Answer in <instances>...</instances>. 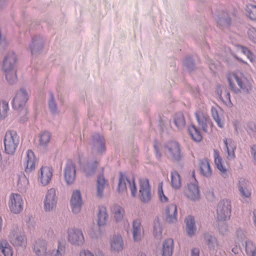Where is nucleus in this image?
Masks as SVG:
<instances>
[{"label":"nucleus","mask_w":256,"mask_h":256,"mask_svg":"<svg viewBox=\"0 0 256 256\" xmlns=\"http://www.w3.org/2000/svg\"><path fill=\"white\" fill-rule=\"evenodd\" d=\"M20 137L14 130H8L6 132L4 138V150L6 154H13L15 153L19 144Z\"/></svg>","instance_id":"20e7f679"},{"label":"nucleus","mask_w":256,"mask_h":256,"mask_svg":"<svg viewBox=\"0 0 256 256\" xmlns=\"http://www.w3.org/2000/svg\"><path fill=\"white\" fill-rule=\"evenodd\" d=\"M232 204L228 199L220 200L216 206V218L219 222H224L228 220L231 216Z\"/></svg>","instance_id":"39448f33"},{"label":"nucleus","mask_w":256,"mask_h":256,"mask_svg":"<svg viewBox=\"0 0 256 256\" xmlns=\"http://www.w3.org/2000/svg\"><path fill=\"white\" fill-rule=\"evenodd\" d=\"M10 111L8 102L4 100H0V121L5 119Z\"/></svg>","instance_id":"c9c22d12"},{"label":"nucleus","mask_w":256,"mask_h":256,"mask_svg":"<svg viewBox=\"0 0 256 256\" xmlns=\"http://www.w3.org/2000/svg\"><path fill=\"white\" fill-rule=\"evenodd\" d=\"M174 243L172 238H167L162 244V256H172L174 251Z\"/></svg>","instance_id":"7c9ffc66"},{"label":"nucleus","mask_w":256,"mask_h":256,"mask_svg":"<svg viewBox=\"0 0 256 256\" xmlns=\"http://www.w3.org/2000/svg\"><path fill=\"white\" fill-rule=\"evenodd\" d=\"M34 219L32 216L30 214L26 215L24 217L23 222L26 224L35 222Z\"/></svg>","instance_id":"4d7b16f0"},{"label":"nucleus","mask_w":256,"mask_h":256,"mask_svg":"<svg viewBox=\"0 0 256 256\" xmlns=\"http://www.w3.org/2000/svg\"><path fill=\"white\" fill-rule=\"evenodd\" d=\"M171 182L172 186L175 189H178L181 187L182 182L180 174L176 171L171 172Z\"/></svg>","instance_id":"c03bdc74"},{"label":"nucleus","mask_w":256,"mask_h":256,"mask_svg":"<svg viewBox=\"0 0 256 256\" xmlns=\"http://www.w3.org/2000/svg\"><path fill=\"white\" fill-rule=\"evenodd\" d=\"M139 194L140 200L144 202H149L152 198V192L149 180L146 178L139 180Z\"/></svg>","instance_id":"ddd939ff"},{"label":"nucleus","mask_w":256,"mask_h":256,"mask_svg":"<svg viewBox=\"0 0 256 256\" xmlns=\"http://www.w3.org/2000/svg\"><path fill=\"white\" fill-rule=\"evenodd\" d=\"M111 210L116 222H120L124 212V208L118 205L115 204L112 207Z\"/></svg>","instance_id":"473e14b6"},{"label":"nucleus","mask_w":256,"mask_h":256,"mask_svg":"<svg viewBox=\"0 0 256 256\" xmlns=\"http://www.w3.org/2000/svg\"><path fill=\"white\" fill-rule=\"evenodd\" d=\"M132 234L134 241H140L144 234V230L142 225H132Z\"/></svg>","instance_id":"58836bf2"},{"label":"nucleus","mask_w":256,"mask_h":256,"mask_svg":"<svg viewBox=\"0 0 256 256\" xmlns=\"http://www.w3.org/2000/svg\"><path fill=\"white\" fill-rule=\"evenodd\" d=\"M239 52H241L246 55L250 61L254 66L256 67V60H255V56L248 48L242 46L236 45L235 46L234 49L232 51V54L238 62H242L246 65H248L246 62L243 60L241 58L238 57V54Z\"/></svg>","instance_id":"4468645a"},{"label":"nucleus","mask_w":256,"mask_h":256,"mask_svg":"<svg viewBox=\"0 0 256 256\" xmlns=\"http://www.w3.org/2000/svg\"><path fill=\"white\" fill-rule=\"evenodd\" d=\"M215 122H216L218 126L220 128H223L224 126V120L221 118L220 116L214 119Z\"/></svg>","instance_id":"e2e57ef3"},{"label":"nucleus","mask_w":256,"mask_h":256,"mask_svg":"<svg viewBox=\"0 0 256 256\" xmlns=\"http://www.w3.org/2000/svg\"><path fill=\"white\" fill-rule=\"evenodd\" d=\"M110 248L114 252L119 253L124 248V242L122 236L119 234L112 235L110 240Z\"/></svg>","instance_id":"aec40b11"},{"label":"nucleus","mask_w":256,"mask_h":256,"mask_svg":"<svg viewBox=\"0 0 256 256\" xmlns=\"http://www.w3.org/2000/svg\"><path fill=\"white\" fill-rule=\"evenodd\" d=\"M166 221L169 223H174L176 222L177 207L176 204H171L166 208Z\"/></svg>","instance_id":"c756f323"},{"label":"nucleus","mask_w":256,"mask_h":256,"mask_svg":"<svg viewBox=\"0 0 256 256\" xmlns=\"http://www.w3.org/2000/svg\"><path fill=\"white\" fill-rule=\"evenodd\" d=\"M5 73L6 78L10 84H13L17 81L16 70H3Z\"/></svg>","instance_id":"37998d69"},{"label":"nucleus","mask_w":256,"mask_h":256,"mask_svg":"<svg viewBox=\"0 0 256 256\" xmlns=\"http://www.w3.org/2000/svg\"><path fill=\"white\" fill-rule=\"evenodd\" d=\"M52 176L53 170L52 167L42 166L38 172V180L42 186H46L50 183Z\"/></svg>","instance_id":"f3484780"},{"label":"nucleus","mask_w":256,"mask_h":256,"mask_svg":"<svg viewBox=\"0 0 256 256\" xmlns=\"http://www.w3.org/2000/svg\"><path fill=\"white\" fill-rule=\"evenodd\" d=\"M188 132L194 140L199 142L202 140V135L200 130L194 125L192 124L188 126Z\"/></svg>","instance_id":"e433bc0d"},{"label":"nucleus","mask_w":256,"mask_h":256,"mask_svg":"<svg viewBox=\"0 0 256 256\" xmlns=\"http://www.w3.org/2000/svg\"><path fill=\"white\" fill-rule=\"evenodd\" d=\"M232 124L234 128V132L236 134H238L242 132V128L240 122L237 120L234 121Z\"/></svg>","instance_id":"6e6d98bb"},{"label":"nucleus","mask_w":256,"mask_h":256,"mask_svg":"<svg viewBox=\"0 0 256 256\" xmlns=\"http://www.w3.org/2000/svg\"><path fill=\"white\" fill-rule=\"evenodd\" d=\"M104 225H92L88 230V233L92 238H97L100 236L103 232Z\"/></svg>","instance_id":"4c0bfd02"},{"label":"nucleus","mask_w":256,"mask_h":256,"mask_svg":"<svg viewBox=\"0 0 256 256\" xmlns=\"http://www.w3.org/2000/svg\"><path fill=\"white\" fill-rule=\"evenodd\" d=\"M92 150L96 154H102L106 150L104 138L99 134H95L92 136Z\"/></svg>","instance_id":"a211bd4d"},{"label":"nucleus","mask_w":256,"mask_h":256,"mask_svg":"<svg viewBox=\"0 0 256 256\" xmlns=\"http://www.w3.org/2000/svg\"><path fill=\"white\" fill-rule=\"evenodd\" d=\"M191 256H200V250L198 248H194L191 250Z\"/></svg>","instance_id":"69168bd1"},{"label":"nucleus","mask_w":256,"mask_h":256,"mask_svg":"<svg viewBox=\"0 0 256 256\" xmlns=\"http://www.w3.org/2000/svg\"><path fill=\"white\" fill-rule=\"evenodd\" d=\"M98 166L97 161L89 162L82 166L81 170L86 176L90 177L96 172Z\"/></svg>","instance_id":"b1692460"},{"label":"nucleus","mask_w":256,"mask_h":256,"mask_svg":"<svg viewBox=\"0 0 256 256\" xmlns=\"http://www.w3.org/2000/svg\"><path fill=\"white\" fill-rule=\"evenodd\" d=\"M247 34L248 39L256 44V28L252 27L248 29Z\"/></svg>","instance_id":"8fccbe9b"},{"label":"nucleus","mask_w":256,"mask_h":256,"mask_svg":"<svg viewBox=\"0 0 256 256\" xmlns=\"http://www.w3.org/2000/svg\"><path fill=\"white\" fill-rule=\"evenodd\" d=\"M246 15L250 19L256 20V6L248 4L246 6Z\"/></svg>","instance_id":"de8ad7c7"},{"label":"nucleus","mask_w":256,"mask_h":256,"mask_svg":"<svg viewBox=\"0 0 256 256\" xmlns=\"http://www.w3.org/2000/svg\"><path fill=\"white\" fill-rule=\"evenodd\" d=\"M128 187L131 195L132 197H136L137 194V188L134 179H129L125 175L120 174L118 186V192L120 193L126 192L127 188Z\"/></svg>","instance_id":"0eeeda50"},{"label":"nucleus","mask_w":256,"mask_h":256,"mask_svg":"<svg viewBox=\"0 0 256 256\" xmlns=\"http://www.w3.org/2000/svg\"><path fill=\"white\" fill-rule=\"evenodd\" d=\"M44 40L39 36H36L33 38L30 48L32 54H35L40 52L44 47Z\"/></svg>","instance_id":"c85d7f7f"},{"label":"nucleus","mask_w":256,"mask_h":256,"mask_svg":"<svg viewBox=\"0 0 256 256\" xmlns=\"http://www.w3.org/2000/svg\"><path fill=\"white\" fill-rule=\"evenodd\" d=\"M230 22V18L226 12H224L222 16L218 20V23L224 26H228Z\"/></svg>","instance_id":"3c124183"},{"label":"nucleus","mask_w":256,"mask_h":256,"mask_svg":"<svg viewBox=\"0 0 256 256\" xmlns=\"http://www.w3.org/2000/svg\"><path fill=\"white\" fill-rule=\"evenodd\" d=\"M34 250L38 256H64L66 251V242L64 240L58 241L56 249L47 252V242L39 239L36 241Z\"/></svg>","instance_id":"7ed1b4c3"},{"label":"nucleus","mask_w":256,"mask_h":256,"mask_svg":"<svg viewBox=\"0 0 256 256\" xmlns=\"http://www.w3.org/2000/svg\"><path fill=\"white\" fill-rule=\"evenodd\" d=\"M217 94L220 99L226 106L231 107L232 104L230 100V93L228 90L224 87L218 86L216 88Z\"/></svg>","instance_id":"a878e982"},{"label":"nucleus","mask_w":256,"mask_h":256,"mask_svg":"<svg viewBox=\"0 0 256 256\" xmlns=\"http://www.w3.org/2000/svg\"><path fill=\"white\" fill-rule=\"evenodd\" d=\"M82 204V197L80 190H74L70 199V206L74 213H78Z\"/></svg>","instance_id":"5701e85b"},{"label":"nucleus","mask_w":256,"mask_h":256,"mask_svg":"<svg viewBox=\"0 0 256 256\" xmlns=\"http://www.w3.org/2000/svg\"><path fill=\"white\" fill-rule=\"evenodd\" d=\"M185 196L192 201H198L200 198V192L198 182L195 178H192L184 192Z\"/></svg>","instance_id":"9b49d317"},{"label":"nucleus","mask_w":256,"mask_h":256,"mask_svg":"<svg viewBox=\"0 0 256 256\" xmlns=\"http://www.w3.org/2000/svg\"><path fill=\"white\" fill-rule=\"evenodd\" d=\"M230 90L236 94H250L252 90V80L243 72L236 71L229 72L226 76Z\"/></svg>","instance_id":"f257e3e1"},{"label":"nucleus","mask_w":256,"mask_h":256,"mask_svg":"<svg viewBox=\"0 0 256 256\" xmlns=\"http://www.w3.org/2000/svg\"><path fill=\"white\" fill-rule=\"evenodd\" d=\"M196 120L200 128L204 132H208L212 130L213 123L208 115L201 110L195 112Z\"/></svg>","instance_id":"f8f14e48"},{"label":"nucleus","mask_w":256,"mask_h":256,"mask_svg":"<svg viewBox=\"0 0 256 256\" xmlns=\"http://www.w3.org/2000/svg\"><path fill=\"white\" fill-rule=\"evenodd\" d=\"M218 229L220 234H226L228 231V225H218Z\"/></svg>","instance_id":"13d9d810"},{"label":"nucleus","mask_w":256,"mask_h":256,"mask_svg":"<svg viewBox=\"0 0 256 256\" xmlns=\"http://www.w3.org/2000/svg\"><path fill=\"white\" fill-rule=\"evenodd\" d=\"M76 168L74 163L68 160L64 168V177L67 184H72L76 179Z\"/></svg>","instance_id":"412c9836"},{"label":"nucleus","mask_w":256,"mask_h":256,"mask_svg":"<svg viewBox=\"0 0 256 256\" xmlns=\"http://www.w3.org/2000/svg\"><path fill=\"white\" fill-rule=\"evenodd\" d=\"M250 152L254 158V162L256 164V144L252 145L251 146Z\"/></svg>","instance_id":"680f3d73"},{"label":"nucleus","mask_w":256,"mask_h":256,"mask_svg":"<svg viewBox=\"0 0 256 256\" xmlns=\"http://www.w3.org/2000/svg\"><path fill=\"white\" fill-rule=\"evenodd\" d=\"M186 224H194V218L192 215L188 216L184 219Z\"/></svg>","instance_id":"bf43d9fd"},{"label":"nucleus","mask_w":256,"mask_h":256,"mask_svg":"<svg viewBox=\"0 0 256 256\" xmlns=\"http://www.w3.org/2000/svg\"><path fill=\"white\" fill-rule=\"evenodd\" d=\"M245 180H242L238 182V189L241 195L244 198H249L251 196V190L245 185Z\"/></svg>","instance_id":"ea45409f"},{"label":"nucleus","mask_w":256,"mask_h":256,"mask_svg":"<svg viewBox=\"0 0 256 256\" xmlns=\"http://www.w3.org/2000/svg\"><path fill=\"white\" fill-rule=\"evenodd\" d=\"M186 232L187 234L190 236H193L196 234L197 228L196 225H186Z\"/></svg>","instance_id":"603ef678"},{"label":"nucleus","mask_w":256,"mask_h":256,"mask_svg":"<svg viewBox=\"0 0 256 256\" xmlns=\"http://www.w3.org/2000/svg\"><path fill=\"white\" fill-rule=\"evenodd\" d=\"M67 240L71 244L82 246L85 242L84 234L80 229L72 228L67 231Z\"/></svg>","instance_id":"1a4fd4ad"},{"label":"nucleus","mask_w":256,"mask_h":256,"mask_svg":"<svg viewBox=\"0 0 256 256\" xmlns=\"http://www.w3.org/2000/svg\"><path fill=\"white\" fill-rule=\"evenodd\" d=\"M223 142L224 144L223 149L227 154V158L229 160H234L236 158L235 151L236 148L235 142L232 138H224Z\"/></svg>","instance_id":"4be33fe9"},{"label":"nucleus","mask_w":256,"mask_h":256,"mask_svg":"<svg viewBox=\"0 0 256 256\" xmlns=\"http://www.w3.org/2000/svg\"><path fill=\"white\" fill-rule=\"evenodd\" d=\"M166 232L164 225H154L153 234L156 238L161 240L163 237V234Z\"/></svg>","instance_id":"49530a36"},{"label":"nucleus","mask_w":256,"mask_h":256,"mask_svg":"<svg viewBox=\"0 0 256 256\" xmlns=\"http://www.w3.org/2000/svg\"><path fill=\"white\" fill-rule=\"evenodd\" d=\"M58 196L57 190L54 188L48 189L44 199V208L46 212H50L57 206Z\"/></svg>","instance_id":"6e6552de"},{"label":"nucleus","mask_w":256,"mask_h":256,"mask_svg":"<svg viewBox=\"0 0 256 256\" xmlns=\"http://www.w3.org/2000/svg\"><path fill=\"white\" fill-rule=\"evenodd\" d=\"M8 238L10 242L15 247L26 248L27 246L26 236L18 226L10 231Z\"/></svg>","instance_id":"423d86ee"},{"label":"nucleus","mask_w":256,"mask_h":256,"mask_svg":"<svg viewBox=\"0 0 256 256\" xmlns=\"http://www.w3.org/2000/svg\"><path fill=\"white\" fill-rule=\"evenodd\" d=\"M214 158L216 168L220 172L222 176L226 178L228 176V170L224 166L222 158L220 156L219 152L217 150L214 149Z\"/></svg>","instance_id":"393cba45"},{"label":"nucleus","mask_w":256,"mask_h":256,"mask_svg":"<svg viewBox=\"0 0 256 256\" xmlns=\"http://www.w3.org/2000/svg\"><path fill=\"white\" fill-rule=\"evenodd\" d=\"M237 234H238V236L240 238H242V234H243V232L242 230H238L237 231Z\"/></svg>","instance_id":"338daca9"},{"label":"nucleus","mask_w":256,"mask_h":256,"mask_svg":"<svg viewBox=\"0 0 256 256\" xmlns=\"http://www.w3.org/2000/svg\"><path fill=\"white\" fill-rule=\"evenodd\" d=\"M108 215L106 208L104 206H98L97 214L98 224H106L108 222Z\"/></svg>","instance_id":"2f4dec72"},{"label":"nucleus","mask_w":256,"mask_h":256,"mask_svg":"<svg viewBox=\"0 0 256 256\" xmlns=\"http://www.w3.org/2000/svg\"><path fill=\"white\" fill-rule=\"evenodd\" d=\"M106 185L107 184L104 176H99L97 180V196L98 197H102L104 189Z\"/></svg>","instance_id":"f704fd0d"},{"label":"nucleus","mask_w":256,"mask_h":256,"mask_svg":"<svg viewBox=\"0 0 256 256\" xmlns=\"http://www.w3.org/2000/svg\"><path fill=\"white\" fill-rule=\"evenodd\" d=\"M211 114L214 119H215L220 116L218 114L217 110L214 107H212L211 108Z\"/></svg>","instance_id":"0e129e2a"},{"label":"nucleus","mask_w":256,"mask_h":256,"mask_svg":"<svg viewBox=\"0 0 256 256\" xmlns=\"http://www.w3.org/2000/svg\"><path fill=\"white\" fill-rule=\"evenodd\" d=\"M168 156L174 161L178 162L182 158L181 149L179 144L176 141H170L164 146Z\"/></svg>","instance_id":"9d476101"},{"label":"nucleus","mask_w":256,"mask_h":256,"mask_svg":"<svg viewBox=\"0 0 256 256\" xmlns=\"http://www.w3.org/2000/svg\"><path fill=\"white\" fill-rule=\"evenodd\" d=\"M256 246H255L252 242L248 240L246 242V251L247 254L252 253V254Z\"/></svg>","instance_id":"5fc2aeb1"},{"label":"nucleus","mask_w":256,"mask_h":256,"mask_svg":"<svg viewBox=\"0 0 256 256\" xmlns=\"http://www.w3.org/2000/svg\"><path fill=\"white\" fill-rule=\"evenodd\" d=\"M29 98V92L22 88L16 92L12 102V108L18 112L20 120L22 122L28 120V110L26 103Z\"/></svg>","instance_id":"f03ea898"},{"label":"nucleus","mask_w":256,"mask_h":256,"mask_svg":"<svg viewBox=\"0 0 256 256\" xmlns=\"http://www.w3.org/2000/svg\"><path fill=\"white\" fill-rule=\"evenodd\" d=\"M18 60V58L16 53L13 51L8 52L4 58L2 70H8L16 69Z\"/></svg>","instance_id":"6ab92c4d"},{"label":"nucleus","mask_w":256,"mask_h":256,"mask_svg":"<svg viewBox=\"0 0 256 256\" xmlns=\"http://www.w3.org/2000/svg\"><path fill=\"white\" fill-rule=\"evenodd\" d=\"M158 194L162 202H168V198L164 194L162 182L158 184Z\"/></svg>","instance_id":"864d4df0"},{"label":"nucleus","mask_w":256,"mask_h":256,"mask_svg":"<svg viewBox=\"0 0 256 256\" xmlns=\"http://www.w3.org/2000/svg\"><path fill=\"white\" fill-rule=\"evenodd\" d=\"M50 98L48 101V108L50 112L54 114H58V105L56 101L54 94L52 92L49 93Z\"/></svg>","instance_id":"a19ab883"},{"label":"nucleus","mask_w":256,"mask_h":256,"mask_svg":"<svg viewBox=\"0 0 256 256\" xmlns=\"http://www.w3.org/2000/svg\"><path fill=\"white\" fill-rule=\"evenodd\" d=\"M175 126L179 130L184 128L186 124L185 118L182 112L176 113L174 117Z\"/></svg>","instance_id":"72a5a7b5"},{"label":"nucleus","mask_w":256,"mask_h":256,"mask_svg":"<svg viewBox=\"0 0 256 256\" xmlns=\"http://www.w3.org/2000/svg\"><path fill=\"white\" fill-rule=\"evenodd\" d=\"M154 148L156 158L158 160H160L162 158V154L160 152L158 144H154Z\"/></svg>","instance_id":"052dcab7"},{"label":"nucleus","mask_w":256,"mask_h":256,"mask_svg":"<svg viewBox=\"0 0 256 256\" xmlns=\"http://www.w3.org/2000/svg\"><path fill=\"white\" fill-rule=\"evenodd\" d=\"M29 184L28 180L26 176H20L18 181V186L22 190H26Z\"/></svg>","instance_id":"09e8293b"},{"label":"nucleus","mask_w":256,"mask_h":256,"mask_svg":"<svg viewBox=\"0 0 256 256\" xmlns=\"http://www.w3.org/2000/svg\"><path fill=\"white\" fill-rule=\"evenodd\" d=\"M37 160L30 150L26 151L22 158V164L26 172H30L36 168Z\"/></svg>","instance_id":"dca6fc26"},{"label":"nucleus","mask_w":256,"mask_h":256,"mask_svg":"<svg viewBox=\"0 0 256 256\" xmlns=\"http://www.w3.org/2000/svg\"><path fill=\"white\" fill-rule=\"evenodd\" d=\"M0 249L4 256H12V248L6 240L0 242Z\"/></svg>","instance_id":"79ce46f5"},{"label":"nucleus","mask_w":256,"mask_h":256,"mask_svg":"<svg viewBox=\"0 0 256 256\" xmlns=\"http://www.w3.org/2000/svg\"><path fill=\"white\" fill-rule=\"evenodd\" d=\"M50 138L51 135L50 132L48 131L41 132L39 134L40 144L42 146H46L50 142Z\"/></svg>","instance_id":"a18cd8bd"},{"label":"nucleus","mask_w":256,"mask_h":256,"mask_svg":"<svg viewBox=\"0 0 256 256\" xmlns=\"http://www.w3.org/2000/svg\"><path fill=\"white\" fill-rule=\"evenodd\" d=\"M199 167L200 173L203 176L206 178H210L212 176V168L207 158H203L200 160Z\"/></svg>","instance_id":"cd10ccee"},{"label":"nucleus","mask_w":256,"mask_h":256,"mask_svg":"<svg viewBox=\"0 0 256 256\" xmlns=\"http://www.w3.org/2000/svg\"><path fill=\"white\" fill-rule=\"evenodd\" d=\"M253 220L255 224H256V209L253 212Z\"/></svg>","instance_id":"774afa93"},{"label":"nucleus","mask_w":256,"mask_h":256,"mask_svg":"<svg viewBox=\"0 0 256 256\" xmlns=\"http://www.w3.org/2000/svg\"><path fill=\"white\" fill-rule=\"evenodd\" d=\"M24 200L20 194L12 193L8 200V207L10 210L14 214L20 213L24 208Z\"/></svg>","instance_id":"2eb2a0df"},{"label":"nucleus","mask_w":256,"mask_h":256,"mask_svg":"<svg viewBox=\"0 0 256 256\" xmlns=\"http://www.w3.org/2000/svg\"><path fill=\"white\" fill-rule=\"evenodd\" d=\"M204 238L205 244L208 246L210 250H216L218 246V242L215 236L208 232H206L204 234Z\"/></svg>","instance_id":"bb28decb"}]
</instances>
